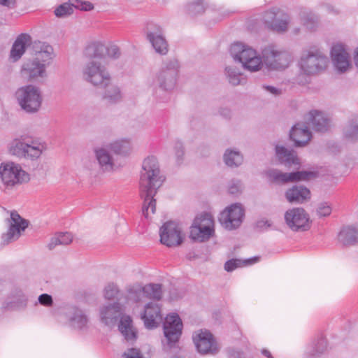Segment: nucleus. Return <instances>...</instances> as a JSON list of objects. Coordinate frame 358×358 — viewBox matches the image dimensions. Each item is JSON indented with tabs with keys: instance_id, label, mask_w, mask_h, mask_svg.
<instances>
[{
	"instance_id": "obj_1",
	"label": "nucleus",
	"mask_w": 358,
	"mask_h": 358,
	"mask_svg": "<svg viewBox=\"0 0 358 358\" xmlns=\"http://www.w3.org/2000/svg\"><path fill=\"white\" fill-rule=\"evenodd\" d=\"M229 52L236 62L241 63L243 69L250 72L260 70L263 63L268 70H284L292 62L290 54L286 50H276L274 44L265 46L262 56L257 51L242 42L232 43Z\"/></svg>"
},
{
	"instance_id": "obj_2",
	"label": "nucleus",
	"mask_w": 358,
	"mask_h": 358,
	"mask_svg": "<svg viewBox=\"0 0 358 358\" xmlns=\"http://www.w3.org/2000/svg\"><path fill=\"white\" fill-rule=\"evenodd\" d=\"M142 169L139 180L140 196L144 199L142 213L145 218L148 219L149 208L152 213L156 210V199L154 196L162 186L164 179L160 176L157 159L153 155L148 156L143 160Z\"/></svg>"
},
{
	"instance_id": "obj_3",
	"label": "nucleus",
	"mask_w": 358,
	"mask_h": 358,
	"mask_svg": "<svg viewBox=\"0 0 358 358\" xmlns=\"http://www.w3.org/2000/svg\"><path fill=\"white\" fill-rule=\"evenodd\" d=\"M87 76L86 80L94 86L103 89L102 99L106 100L110 104H117L122 99L120 88L112 83L111 77L106 71V68L100 62H90L84 71Z\"/></svg>"
},
{
	"instance_id": "obj_4",
	"label": "nucleus",
	"mask_w": 358,
	"mask_h": 358,
	"mask_svg": "<svg viewBox=\"0 0 358 358\" xmlns=\"http://www.w3.org/2000/svg\"><path fill=\"white\" fill-rule=\"evenodd\" d=\"M180 65L177 59L167 60L160 70L156 73L153 80L162 94L156 90L154 92L155 99L159 102H167L170 93L175 89L179 76Z\"/></svg>"
},
{
	"instance_id": "obj_5",
	"label": "nucleus",
	"mask_w": 358,
	"mask_h": 358,
	"mask_svg": "<svg viewBox=\"0 0 358 358\" xmlns=\"http://www.w3.org/2000/svg\"><path fill=\"white\" fill-rule=\"evenodd\" d=\"M15 97L20 109L27 114L38 113L43 101L40 87L33 84L19 87L15 91Z\"/></svg>"
},
{
	"instance_id": "obj_6",
	"label": "nucleus",
	"mask_w": 358,
	"mask_h": 358,
	"mask_svg": "<svg viewBox=\"0 0 358 358\" xmlns=\"http://www.w3.org/2000/svg\"><path fill=\"white\" fill-rule=\"evenodd\" d=\"M215 236L214 218L210 213L203 211L197 215L190 227L189 238L192 241L206 242Z\"/></svg>"
},
{
	"instance_id": "obj_7",
	"label": "nucleus",
	"mask_w": 358,
	"mask_h": 358,
	"mask_svg": "<svg viewBox=\"0 0 358 358\" xmlns=\"http://www.w3.org/2000/svg\"><path fill=\"white\" fill-rule=\"evenodd\" d=\"M268 180L278 185H285L290 182L308 181L320 176L318 171L295 169L291 172H282L278 169H272L266 172Z\"/></svg>"
},
{
	"instance_id": "obj_8",
	"label": "nucleus",
	"mask_w": 358,
	"mask_h": 358,
	"mask_svg": "<svg viewBox=\"0 0 358 358\" xmlns=\"http://www.w3.org/2000/svg\"><path fill=\"white\" fill-rule=\"evenodd\" d=\"M0 178L6 187H13L17 184L29 181V175L19 164L13 162H2L0 164Z\"/></svg>"
},
{
	"instance_id": "obj_9",
	"label": "nucleus",
	"mask_w": 358,
	"mask_h": 358,
	"mask_svg": "<svg viewBox=\"0 0 358 358\" xmlns=\"http://www.w3.org/2000/svg\"><path fill=\"white\" fill-rule=\"evenodd\" d=\"M245 210L241 203H234L227 206L218 215L220 224L227 230L237 229L243 223Z\"/></svg>"
},
{
	"instance_id": "obj_10",
	"label": "nucleus",
	"mask_w": 358,
	"mask_h": 358,
	"mask_svg": "<svg viewBox=\"0 0 358 358\" xmlns=\"http://www.w3.org/2000/svg\"><path fill=\"white\" fill-rule=\"evenodd\" d=\"M285 224L293 231H307L312 227V220L309 214L302 207L288 209L284 215Z\"/></svg>"
},
{
	"instance_id": "obj_11",
	"label": "nucleus",
	"mask_w": 358,
	"mask_h": 358,
	"mask_svg": "<svg viewBox=\"0 0 358 358\" xmlns=\"http://www.w3.org/2000/svg\"><path fill=\"white\" fill-rule=\"evenodd\" d=\"M8 222L9 226L7 231L1 234L2 245H7L18 240L29 224V221L23 218L15 210L10 212V217L8 219Z\"/></svg>"
},
{
	"instance_id": "obj_12",
	"label": "nucleus",
	"mask_w": 358,
	"mask_h": 358,
	"mask_svg": "<svg viewBox=\"0 0 358 358\" xmlns=\"http://www.w3.org/2000/svg\"><path fill=\"white\" fill-rule=\"evenodd\" d=\"M164 337L169 348H173L180 340L183 323L177 313H169L162 324Z\"/></svg>"
},
{
	"instance_id": "obj_13",
	"label": "nucleus",
	"mask_w": 358,
	"mask_h": 358,
	"mask_svg": "<svg viewBox=\"0 0 358 358\" xmlns=\"http://www.w3.org/2000/svg\"><path fill=\"white\" fill-rule=\"evenodd\" d=\"M159 241L168 248L181 245L184 236L178 224L173 220L164 222L159 229Z\"/></svg>"
},
{
	"instance_id": "obj_14",
	"label": "nucleus",
	"mask_w": 358,
	"mask_h": 358,
	"mask_svg": "<svg viewBox=\"0 0 358 358\" xmlns=\"http://www.w3.org/2000/svg\"><path fill=\"white\" fill-rule=\"evenodd\" d=\"M327 64V57L313 52H308V55L301 58L300 62L301 69L308 76L314 75L324 70Z\"/></svg>"
},
{
	"instance_id": "obj_15",
	"label": "nucleus",
	"mask_w": 358,
	"mask_h": 358,
	"mask_svg": "<svg viewBox=\"0 0 358 358\" xmlns=\"http://www.w3.org/2000/svg\"><path fill=\"white\" fill-rule=\"evenodd\" d=\"M275 156L278 164L283 165L288 169L294 167V169H300L301 166V158L294 147L288 148L282 145H276Z\"/></svg>"
},
{
	"instance_id": "obj_16",
	"label": "nucleus",
	"mask_w": 358,
	"mask_h": 358,
	"mask_svg": "<svg viewBox=\"0 0 358 358\" xmlns=\"http://www.w3.org/2000/svg\"><path fill=\"white\" fill-rule=\"evenodd\" d=\"M330 56L335 69L340 73L346 72L352 66L350 55L347 52L345 45L342 43L331 47Z\"/></svg>"
},
{
	"instance_id": "obj_17",
	"label": "nucleus",
	"mask_w": 358,
	"mask_h": 358,
	"mask_svg": "<svg viewBox=\"0 0 358 358\" xmlns=\"http://www.w3.org/2000/svg\"><path fill=\"white\" fill-rule=\"evenodd\" d=\"M331 119L325 112L318 109H311L308 111L307 124H310L312 129L320 134H326L330 131L331 128Z\"/></svg>"
},
{
	"instance_id": "obj_18",
	"label": "nucleus",
	"mask_w": 358,
	"mask_h": 358,
	"mask_svg": "<svg viewBox=\"0 0 358 358\" xmlns=\"http://www.w3.org/2000/svg\"><path fill=\"white\" fill-rule=\"evenodd\" d=\"M193 340L197 352L201 355L215 354L219 350L215 337L208 330H201Z\"/></svg>"
},
{
	"instance_id": "obj_19",
	"label": "nucleus",
	"mask_w": 358,
	"mask_h": 358,
	"mask_svg": "<svg viewBox=\"0 0 358 358\" xmlns=\"http://www.w3.org/2000/svg\"><path fill=\"white\" fill-rule=\"evenodd\" d=\"M313 138L309 127L303 122L294 124L289 133V138L293 142L294 148H303L308 144Z\"/></svg>"
},
{
	"instance_id": "obj_20",
	"label": "nucleus",
	"mask_w": 358,
	"mask_h": 358,
	"mask_svg": "<svg viewBox=\"0 0 358 358\" xmlns=\"http://www.w3.org/2000/svg\"><path fill=\"white\" fill-rule=\"evenodd\" d=\"M32 43V38L28 33H21L15 38L10 51L9 58L13 62H17Z\"/></svg>"
},
{
	"instance_id": "obj_21",
	"label": "nucleus",
	"mask_w": 358,
	"mask_h": 358,
	"mask_svg": "<svg viewBox=\"0 0 358 358\" xmlns=\"http://www.w3.org/2000/svg\"><path fill=\"white\" fill-rule=\"evenodd\" d=\"M20 74L27 82L32 83L36 78H43L46 76L45 66L35 62L33 59H28L22 65Z\"/></svg>"
},
{
	"instance_id": "obj_22",
	"label": "nucleus",
	"mask_w": 358,
	"mask_h": 358,
	"mask_svg": "<svg viewBox=\"0 0 358 358\" xmlns=\"http://www.w3.org/2000/svg\"><path fill=\"white\" fill-rule=\"evenodd\" d=\"M118 331L127 342L132 344L138 339V331L134 327L132 317L129 315L122 314L118 319Z\"/></svg>"
},
{
	"instance_id": "obj_23",
	"label": "nucleus",
	"mask_w": 358,
	"mask_h": 358,
	"mask_svg": "<svg viewBox=\"0 0 358 358\" xmlns=\"http://www.w3.org/2000/svg\"><path fill=\"white\" fill-rule=\"evenodd\" d=\"M120 303L116 300L113 303L103 306L100 309V320L106 326L114 327L120 317Z\"/></svg>"
},
{
	"instance_id": "obj_24",
	"label": "nucleus",
	"mask_w": 358,
	"mask_h": 358,
	"mask_svg": "<svg viewBox=\"0 0 358 358\" xmlns=\"http://www.w3.org/2000/svg\"><path fill=\"white\" fill-rule=\"evenodd\" d=\"M287 201L291 203H303L311 197L310 190L303 185H294L285 192Z\"/></svg>"
},
{
	"instance_id": "obj_25",
	"label": "nucleus",
	"mask_w": 358,
	"mask_h": 358,
	"mask_svg": "<svg viewBox=\"0 0 358 358\" xmlns=\"http://www.w3.org/2000/svg\"><path fill=\"white\" fill-rule=\"evenodd\" d=\"M338 240L345 247L358 244V229L352 225L343 227L338 234Z\"/></svg>"
},
{
	"instance_id": "obj_26",
	"label": "nucleus",
	"mask_w": 358,
	"mask_h": 358,
	"mask_svg": "<svg viewBox=\"0 0 358 358\" xmlns=\"http://www.w3.org/2000/svg\"><path fill=\"white\" fill-rule=\"evenodd\" d=\"M224 164L230 169L240 167L244 162L243 155L237 149L227 148L222 156Z\"/></svg>"
},
{
	"instance_id": "obj_27",
	"label": "nucleus",
	"mask_w": 358,
	"mask_h": 358,
	"mask_svg": "<svg viewBox=\"0 0 358 358\" xmlns=\"http://www.w3.org/2000/svg\"><path fill=\"white\" fill-rule=\"evenodd\" d=\"M107 53V46L99 41H94L87 45L84 55L88 59H105Z\"/></svg>"
},
{
	"instance_id": "obj_28",
	"label": "nucleus",
	"mask_w": 358,
	"mask_h": 358,
	"mask_svg": "<svg viewBox=\"0 0 358 358\" xmlns=\"http://www.w3.org/2000/svg\"><path fill=\"white\" fill-rule=\"evenodd\" d=\"M39 50H36V56L32 59L35 62L43 64L46 67L47 64H49L50 60L52 59V55L53 53V48L50 45L43 43L41 45L39 42Z\"/></svg>"
},
{
	"instance_id": "obj_29",
	"label": "nucleus",
	"mask_w": 358,
	"mask_h": 358,
	"mask_svg": "<svg viewBox=\"0 0 358 358\" xmlns=\"http://www.w3.org/2000/svg\"><path fill=\"white\" fill-rule=\"evenodd\" d=\"M73 234L69 231L57 232L55 236L51 238L48 245L49 250H52L58 245H67L73 241Z\"/></svg>"
},
{
	"instance_id": "obj_30",
	"label": "nucleus",
	"mask_w": 358,
	"mask_h": 358,
	"mask_svg": "<svg viewBox=\"0 0 358 358\" xmlns=\"http://www.w3.org/2000/svg\"><path fill=\"white\" fill-rule=\"evenodd\" d=\"M109 148L114 154L122 156L129 155L131 150L130 141L127 139H121L111 143Z\"/></svg>"
},
{
	"instance_id": "obj_31",
	"label": "nucleus",
	"mask_w": 358,
	"mask_h": 358,
	"mask_svg": "<svg viewBox=\"0 0 358 358\" xmlns=\"http://www.w3.org/2000/svg\"><path fill=\"white\" fill-rule=\"evenodd\" d=\"M143 293L150 299L159 301L162 298V285L159 283H149L142 287Z\"/></svg>"
},
{
	"instance_id": "obj_32",
	"label": "nucleus",
	"mask_w": 358,
	"mask_h": 358,
	"mask_svg": "<svg viewBox=\"0 0 358 358\" xmlns=\"http://www.w3.org/2000/svg\"><path fill=\"white\" fill-rule=\"evenodd\" d=\"M160 55H166L169 51V44L163 34L154 37L153 40H148Z\"/></svg>"
},
{
	"instance_id": "obj_33",
	"label": "nucleus",
	"mask_w": 358,
	"mask_h": 358,
	"mask_svg": "<svg viewBox=\"0 0 358 358\" xmlns=\"http://www.w3.org/2000/svg\"><path fill=\"white\" fill-rule=\"evenodd\" d=\"M96 157L99 165L105 166L106 169L109 166L110 169L114 166L113 159L110 152L104 148H99L95 150Z\"/></svg>"
},
{
	"instance_id": "obj_34",
	"label": "nucleus",
	"mask_w": 358,
	"mask_h": 358,
	"mask_svg": "<svg viewBox=\"0 0 358 358\" xmlns=\"http://www.w3.org/2000/svg\"><path fill=\"white\" fill-rule=\"evenodd\" d=\"M206 10L204 0H195L186 6L187 13L192 17L202 15Z\"/></svg>"
},
{
	"instance_id": "obj_35",
	"label": "nucleus",
	"mask_w": 358,
	"mask_h": 358,
	"mask_svg": "<svg viewBox=\"0 0 358 358\" xmlns=\"http://www.w3.org/2000/svg\"><path fill=\"white\" fill-rule=\"evenodd\" d=\"M144 33L147 40H153L155 36L163 34V29L159 24L150 22L146 24Z\"/></svg>"
},
{
	"instance_id": "obj_36",
	"label": "nucleus",
	"mask_w": 358,
	"mask_h": 358,
	"mask_svg": "<svg viewBox=\"0 0 358 358\" xmlns=\"http://www.w3.org/2000/svg\"><path fill=\"white\" fill-rule=\"evenodd\" d=\"M224 71L230 84L236 86L241 83V76H242L243 74L238 71L236 67L227 66L224 69Z\"/></svg>"
},
{
	"instance_id": "obj_37",
	"label": "nucleus",
	"mask_w": 358,
	"mask_h": 358,
	"mask_svg": "<svg viewBox=\"0 0 358 358\" xmlns=\"http://www.w3.org/2000/svg\"><path fill=\"white\" fill-rule=\"evenodd\" d=\"M27 145V143H25L20 140L15 139L9 147V152L13 155L18 157H23L25 156V147Z\"/></svg>"
},
{
	"instance_id": "obj_38",
	"label": "nucleus",
	"mask_w": 358,
	"mask_h": 358,
	"mask_svg": "<svg viewBox=\"0 0 358 358\" xmlns=\"http://www.w3.org/2000/svg\"><path fill=\"white\" fill-rule=\"evenodd\" d=\"M69 322L72 326L76 324V327L79 330H83L87 327L88 318L87 315L83 313H73V315L69 318Z\"/></svg>"
},
{
	"instance_id": "obj_39",
	"label": "nucleus",
	"mask_w": 358,
	"mask_h": 358,
	"mask_svg": "<svg viewBox=\"0 0 358 358\" xmlns=\"http://www.w3.org/2000/svg\"><path fill=\"white\" fill-rule=\"evenodd\" d=\"M173 151L176 157V162L178 166H180L185 159V148L181 141L177 140L173 145Z\"/></svg>"
},
{
	"instance_id": "obj_40",
	"label": "nucleus",
	"mask_w": 358,
	"mask_h": 358,
	"mask_svg": "<svg viewBox=\"0 0 358 358\" xmlns=\"http://www.w3.org/2000/svg\"><path fill=\"white\" fill-rule=\"evenodd\" d=\"M73 4L64 3L58 6L54 13L56 17H62L65 15H69L73 13Z\"/></svg>"
},
{
	"instance_id": "obj_41",
	"label": "nucleus",
	"mask_w": 358,
	"mask_h": 358,
	"mask_svg": "<svg viewBox=\"0 0 358 358\" xmlns=\"http://www.w3.org/2000/svg\"><path fill=\"white\" fill-rule=\"evenodd\" d=\"M327 346V343L325 338L322 336L318 338L316 343L314 344L310 358H313V357L314 355L322 354L326 350Z\"/></svg>"
},
{
	"instance_id": "obj_42",
	"label": "nucleus",
	"mask_w": 358,
	"mask_h": 358,
	"mask_svg": "<svg viewBox=\"0 0 358 358\" xmlns=\"http://www.w3.org/2000/svg\"><path fill=\"white\" fill-rule=\"evenodd\" d=\"M25 148V156L23 157L24 158L35 160L38 159L42 153L41 150H40L38 146H33L27 143Z\"/></svg>"
},
{
	"instance_id": "obj_43",
	"label": "nucleus",
	"mask_w": 358,
	"mask_h": 358,
	"mask_svg": "<svg viewBox=\"0 0 358 358\" xmlns=\"http://www.w3.org/2000/svg\"><path fill=\"white\" fill-rule=\"evenodd\" d=\"M142 314L145 315H154L155 317H161V309L160 307L152 302H148L145 306L144 311Z\"/></svg>"
},
{
	"instance_id": "obj_44",
	"label": "nucleus",
	"mask_w": 358,
	"mask_h": 358,
	"mask_svg": "<svg viewBox=\"0 0 358 358\" xmlns=\"http://www.w3.org/2000/svg\"><path fill=\"white\" fill-rule=\"evenodd\" d=\"M118 293V287L113 282L109 283L104 289V297L108 300H114Z\"/></svg>"
},
{
	"instance_id": "obj_45",
	"label": "nucleus",
	"mask_w": 358,
	"mask_h": 358,
	"mask_svg": "<svg viewBox=\"0 0 358 358\" xmlns=\"http://www.w3.org/2000/svg\"><path fill=\"white\" fill-rule=\"evenodd\" d=\"M141 318L144 322L145 328L148 329H153L159 326V322L157 320V317H155L154 315L142 314Z\"/></svg>"
},
{
	"instance_id": "obj_46",
	"label": "nucleus",
	"mask_w": 358,
	"mask_h": 358,
	"mask_svg": "<svg viewBox=\"0 0 358 358\" xmlns=\"http://www.w3.org/2000/svg\"><path fill=\"white\" fill-rule=\"evenodd\" d=\"M331 211L332 208L331 204L326 201L320 203L317 208V213L320 217L329 216Z\"/></svg>"
},
{
	"instance_id": "obj_47",
	"label": "nucleus",
	"mask_w": 358,
	"mask_h": 358,
	"mask_svg": "<svg viewBox=\"0 0 358 358\" xmlns=\"http://www.w3.org/2000/svg\"><path fill=\"white\" fill-rule=\"evenodd\" d=\"M243 266L242 260L237 258H233L227 260L224 265V270L227 272H232L235 269Z\"/></svg>"
},
{
	"instance_id": "obj_48",
	"label": "nucleus",
	"mask_w": 358,
	"mask_h": 358,
	"mask_svg": "<svg viewBox=\"0 0 358 358\" xmlns=\"http://www.w3.org/2000/svg\"><path fill=\"white\" fill-rule=\"evenodd\" d=\"M38 301L41 305L45 307H52L54 303L52 296L46 293L39 295L38 297Z\"/></svg>"
},
{
	"instance_id": "obj_49",
	"label": "nucleus",
	"mask_w": 358,
	"mask_h": 358,
	"mask_svg": "<svg viewBox=\"0 0 358 358\" xmlns=\"http://www.w3.org/2000/svg\"><path fill=\"white\" fill-rule=\"evenodd\" d=\"M345 137L352 141H358V124L351 126L345 133Z\"/></svg>"
},
{
	"instance_id": "obj_50",
	"label": "nucleus",
	"mask_w": 358,
	"mask_h": 358,
	"mask_svg": "<svg viewBox=\"0 0 358 358\" xmlns=\"http://www.w3.org/2000/svg\"><path fill=\"white\" fill-rule=\"evenodd\" d=\"M76 1L80 3V5H77L75 6L76 8L79 9L82 11H90L94 9V4L90 1H81L76 0Z\"/></svg>"
},
{
	"instance_id": "obj_51",
	"label": "nucleus",
	"mask_w": 358,
	"mask_h": 358,
	"mask_svg": "<svg viewBox=\"0 0 358 358\" xmlns=\"http://www.w3.org/2000/svg\"><path fill=\"white\" fill-rule=\"evenodd\" d=\"M271 28L277 31H284L287 29V22L285 20H280L278 22H272Z\"/></svg>"
},
{
	"instance_id": "obj_52",
	"label": "nucleus",
	"mask_w": 358,
	"mask_h": 358,
	"mask_svg": "<svg viewBox=\"0 0 358 358\" xmlns=\"http://www.w3.org/2000/svg\"><path fill=\"white\" fill-rule=\"evenodd\" d=\"M128 351L129 352H124L122 357H124V358H143L141 350L138 348H131Z\"/></svg>"
},
{
	"instance_id": "obj_53",
	"label": "nucleus",
	"mask_w": 358,
	"mask_h": 358,
	"mask_svg": "<svg viewBox=\"0 0 358 358\" xmlns=\"http://www.w3.org/2000/svg\"><path fill=\"white\" fill-rule=\"evenodd\" d=\"M120 55L121 52L118 46L115 45H112L109 47H107L106 55H108V57L117 59L120 56Z\"/></svg>"
},
{
	"instance_id": "obj_54",
	"label": "nucleus",
	"mask_w": 358,
	"mask_h": 358,
	"mask_svg": "<svg viewBox=\"0 0 358 358\" xmlns=\"http://www.w3.org/2000/svg\"><path fill=\"white\" fill-rule=\"evenodd\" d=\"M183 297V294L178 289L172 287L169 289V298L170 301H178Z\"/></svg>"
},
{
	"instance_id": "obj_55",
	"label": "nucleus",
	"mask_w": 358,
	"mask_h": 358,
	"mask_svg": "<svg viewBox=\"0 0 358 358\" xmlns=\"http://www.w3.org/2000/svg\"><path fill=\"white\" fill-rule=\"evenodd\" d=\"M271 225V223L268 220H260L256 222L255 229L259 232H262L270 227Z\"/></svg>"
},
{
	"instance_id": "obj_56",
	"label": "nucleus",
	"mask_w": 358,
	"mask_h": 358,
	"mask_svg": "<svg viewBox=\"0 0 358 358\" xmlns=\"http://www.w3.org/2000/svg\"><path fill=\"white\" fill-rule=\"evenodd\" d=\"M27 300L12 301L7 303L6 308L9 310H14L20 306H25Z\"/></svg>"
},
{
	"instance_id": "obj_57",
	"label": "nucleus",
	"mask_w": 358,
	"mask_h": 358,
	"mask_svg": "<svg viewBox=\"0 0 358 358\" xmlns=\"http://www.w3.org/2000/svg\"><path fill=\"white\" fill-rule=\"evenodd\" d=\"M228 193L235 196H238L241 193L240 186L235 183L231 184L228 188Z\"/></svg>"
},
{
	"instance_id": "obj_58",
	"label": "nucleus",
	"mask_w": 358,
	"mask_h": 358,
	"mask_svg": "<svg viewBox=\"0 0 358 358\" xmlns=\"http://www.w3.org/2000/svg\"><path fill=\"white\" fill-rule=\"evenodd\" d=\"M142 287H140L139 288H134L131 287L127 289V292L131 296L138 298L141 292H143Z\"/></svg>"
},
{
	"instance_id": "obj_59",
	"label": "nucleus",
	"mask_w": 358,
	"mask_h": 358,
	"mask_svg": "<svg viewBox=\"0 0 358 358\" xmlns=\"http://www.w3.org/2000/svg\"><path fill=\"white\" fill-rule=\"evenodd\" d=\"M219 113L220 115H222L225 119H230L231 116V110L230 108L224 107V108H220Z\"/></svg>"
},
{
	"instance_id": "obj_60",
	"label": "nucleus",
	"mask_w": 358,
	"mask_h": 358,
	"mask_svg": "<svg viewBox=\"0 0 358 358\" xmlns=\"http://www.w3.org/2000/svg\"><path fill=\"white\" fill-rule=\"evenodd\" d=\"M264 87L268 92L274 95H280L282 93L281 89L273 85H266Z\"/></svg>"
},
{
	"instance_id": "obj_61",
	"label": "nucleus",
	"mask_w": 358,
	"mask_h": 358,
	"mask_svg": "<svg viewBox=\"0 0 358 358\" xmlns=\"http://www.w3.org/2000/svg\"><path fill=\"white\" fill-rule=\"evenodd\" d=\"M259 257L258 256H254L252 257L245 259L244 260H242L243 266L252 264L259 261Z\"/></svg>"
},
{
	"instance_id": "obj_62",
	"label": "nucleus",
	"mask_w": 358,
	"mask_h": 358,
	"mask_svg": "<svg viewBox=\"0 0 358 358\" xmlns=\"http://www.w3.org/2000/svg\"><path fill=\"white\" fill-rule=\"evenodd\" d=\"M261 353L263 356L267 357V358H270L273 355H271V353L270 352V351L266 348H264L261 350Z\"/></svg>"
},
{
	"instance_id": "obj_63",
	"label": "nucleus",
	"mask_w": 358,
	"mask_h": 358,
	"mask_svg": "<svg viewBox=\"0 0 358 358\" xmlns=\"http://www.w3.org/2000/svg\"><path fill=\"white\" fill-rule=\"evenodd\" d=\"M11 0H0V3L4 6H9Z\"/></svg>"
},
{
	"instance_id": "obj_64",
	"label": "nucleus",
	"mask_w": 358,
	"mask_h": 358,
	"mask_svg": "<svg viewBox=\"0 0 358 358\" xmlns=\"http://www.w3.org/2000/svg\"><path fill=\"white\" fill-rule=\"evenodd\" d=\"M306 23L307 24L311 23V24L313 25V27L311 28H313L315 27V22L312 18H308L306 21Z\"/></svg>"
}]
</instances>
